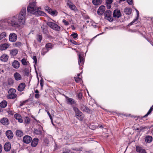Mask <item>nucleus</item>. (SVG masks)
Returning a JSON list of instances; mask_svg holds the SVG:
<instances>
[{
	"label": "nucleus",
	"instance_id": "9",
	"mask_svg": "<svg viewBox=\"0 0 153 153\" xmlns=\"http://www.w3.org/2000/svg\"><path fill=\"white\" fill-rule=\"evenodd\" d=\"M32 140L31 137L28 135H26L23 137V142L26 143H30Z\"/></svg>",
	"mask_w": 153,
	"mask_h": 153
},
{
	"label": "nucleus",
	"instance_id": "47",
	"mask_svg": "<svg viewBox=\"0 0 153 153\" xmlns=\"http://www.w3.org/2000/svg\"><path fill=\"white\" fill-rule=\"evenodd\" d=\"M45 10L46 11H47L48 13H49V11H51V8H50L49 7H48L47 6H45Z\"/></svg>",
	"mask_w": 153,
	"mask_h": 153
},
{
	"label": "nucleus",
	"instance_id": "44",
	"mask_svg": "<svg viewBox=\"0 0 153 153\" xmlns=\"http://www.w3.org/2000/svg\"><path fill=\"white\" fill-rule=\"evenodd\" d=\"M34 60V65L35 66V65H36L37 63V60L36 57V56H34L32 58Z\"/></svg>",
	"mask_w": 153,
	"mask_h": 153
},
{
	"label": "nucleus",
	"instance_id": "24",
	"mask_svg": "<svg viewBox=\"0 0 153 153\" xmlns=\"http://www.w3.org/2000/svg\"><path fill=\"white\" fill-rule=\"evenodd\" d=\"M9 45L7 43L3 44L1 45V50H4L8 48Z\"/></svg>",
	"mask_w": 153,
	"mask_h": 153
},
{
	"label": "nucleus",
	"instance_id": "33",
	"mask_svg": "<svg viewBox=\"0 0 153 153\" xmlns=\"http://www.w3.org/2000/svg\"><path fill=\"white\" fill-rule=\"evenodd\" d=\"M49 13L52 16H55L57 15L58 12L56 10H51V11H49Z\"/></svg>",
	"mask_w": 153,
	"mask_h": 153
},
{
	"label": "nucleus",
	"instance_id": "46",
	"mask_svg": "<svg viewBox=\"0 0 153 153\" xmlns=\"http://www.w3.org/2000/svg\"><path fill=\"white\" fill-rule=\"evenodd\" d=\"M71 36L73 38L76 39L77 37L78 34L76 33H74L72 34Z\"/></svg>",
	"mask_w": 153,
	"mask_h": 153
},
{
	"label": "nucleus",
	"instance_id": "34",
	"mask_svg": "<svg viewBox=\"0 0 153 153\" xmlns=\"http://www.w3.org/2000/svg\"><path fill=\"white\" fill-rule=\"evenodd\" d=\"M7 102L5 100H3L1 102V107L5 108L7 105Z\"/></svg>",
	"mask_w": 153,
	"mask_h": 153
},
{
	"label": "nucleus",
	"instance_id": "45",
	"mask_svg": "<svg viewBox=\"0 0 153 153\" xmlns=\"http://www.w3.org/2000/svg\"><path fill=\"white\" fill-rule=\"evenodd\" d=\"M14 83V81L13 79H9L8 81V83L9 85H13V84Z\"/></svg>",
	"mask_w": 153,
	"mask_h": 153
},
{
	"label": "nucleus",
	"instance_id": "62",
	"mask_svg": "<svg viewBox=\"0 0 153 153\" xmlns=\"http://www.w3.org/2000/svg\"><path fill=\"white\" fill-rule=\"evenodd\" d=\"M48 114V116H49L51 115L49 111H46Z\"/></svg>",
	"mask_w": 153,
	"mask_h": 153
},
{
	"label": "nucleus",
	"instance_id": "38",
	"mask_svg": "<svg viewBox=\"0 0 153 153\" xmlns=\"http://www.w3.org/2000/svg\"><path fill=\"white\" fill-rule=\"evenodd\" d=\"M22 45V43L21 42H16L13 44V46L16 47H19Z\"/></svg>",
	"mask_w": 153,
	"mask_h": 153
},
{
	"label": "nucleus",
	"instance_id": "49",
	"mask_svg": "<svg viewBox=\"0 0 153 153\" xmlns=\"http://www.w3.org/2000/svg\"><path fill=\"white\" fill-rule=\"evenodd\" d=\"M135 10L136 11L137 14V16L136 19H138L139 17V11L136 8H135Z\"/></svg>",
	"mask_w": 153,
	"mask_h": 153
},
{
	"label": "nucleus",
	"instance_id": "18",
	"mask_svg": "<svg viewBox=\"0 0 153 153\" xmlns=\"http://www.w3.org/2000/svg\"><path fill=\"white\" fill-rule=\"evenodd\" d=\"M15 118L17 120H18V121L20 123H22L23 122V120L22 119L21 115L18 114H16L14 116Z\"/></svg>",
	"mask_w": 153,
	"mask_h": 153
},
{
	"label": "nucleus",
	"instance_id": "36",
	"mask_svg": "<svg viewBox=\"0 0 153 153\" xmlns=\"http://www.w3.org/2000/svg\"><path fill=\"white\" fill-rule=\"evenodd\" d=\"M53 46L51 43H48L46 44L45 46V48H46L47 50H49L52 48Z\"/></svg>",
	"mask_w": 153,
	"mask_h": 153
},
{
	"label": "nucleus",
	"instance_id": "12",
	"mask_svg": "<svg viewBox=\"0 0 153 153\" xmlns=\"http://www.w3.org/2000/svg\"><path fill=\"white\" fill-rule=\"evenodd\" d=\"M11 149V144L9 142H6L4 146V149L6 152L9 151Z\"/></svg>",
	"mask_w": 153,
	"mask_h": 153
},
{
	"label": "nucleus",
	"instance_id": "61",
	"mask_svg": "<svg viewBox=\"0 0 153 153\" xmlns=\"http://www.w3.org/2000/svg\"><path fill=\"white\" fill-rule=\"evenodd\" d=\"M35 92L36 94H39V91L38 90H36Z\"/></svg>",
	"mask_w": 153,
	"mask_h": 153
},
{
	"label": "nucleus",
	"instance_id": "60",
	"mask_svg": "<svg viewBox=\"0 0 153 153\" xmlns=\"http://www.w3.org/2000/svg\"><path fill=\"white\" fill-rule=\"evenodd\" d=\"M103 33H100L99 34H98L97 35H96V36H95L93 38V39H92V40L93 39H94V38H95V37H96L97 36H99V35H101Z\"/></svg>",
	"mask_w": 153,
	"mask_h": 153
},
{
	"label": "nucleus",
	"instance_id": "5",
	"mask_svg": "<svg viewBox=\"0 0 153 153\" xmlns=\"http://www.w3.org/2000/svg\"><path fill=\"white\" fill-rule=\"evenodd\" d=\"M78 55L79 56L78 64L79 66L83 65L84 62V54L82 52L79 53Z\"/></svg>",
	"mask_w": 153,
	"mask_h": 153
},
{
	"label": "nucleus",
	"instance_id": "22",
	"mask_svg": "<svg viewBox=\"0 0 153 153\" xmlns=\"http://www.w3.org/2000/svg\"><path fill=\"white\" fill-rule=\"evenodd\" d=\"M80 74H78L76 77H74V79H75L76 82L77 83L80 82L81 83L82 81V76H81L80 77H79L80 76Z\"/></svg>",
	"mask_w": 153,
	"mask_h": 153
},
{
	"label": "nucleus",
	"instance_id": "63",
	"mask_svg": "<svg viewBox=\"0 0 153 153\" xmlns=\"http://www.w3.org/2000/svg\"><path fill=\"white\" fill-rule=\"evenodd\" d=\"M49 116V117H50V119H51V120L52 121V117H51V115H50Z\"/></svg>",
	"mask_w": 153,
	"mask_h": 153
},
{
	"label": "nucleus",
	"instance_id": "41",
	"mask_svg": "<svg viewBox=\"0 0 153 153\" xmlns=\"http://www.w3.org/2000/svg\"><path fill=\"white\" fill-rule=\"evenodd\" d=\"M7 36L6 33L5 32H3L1 33V39L4 38Z\"/></svg>",
	"mask_w": 153,
	"mask_h": 153
},
{
	"label": "nucleus",
	"instance_id": "48",
	"mask_svg": "<svg viewBox=\"0 0 153 153\" xmlns=\"http://www.w3.org/2000/svg\"><path fill=\"white\" fill-rule=\"evenodd\" d=\"M138 19H134V20L132 22H131V23H130L128 25L129 26H130V25H132L133 23H135Z\"/></svg>",
	"mask_w": 153,
	"mask_h": 153
},
{
	"label": "nucleus",
	"instance_id": "40",
	"mask_svg": "<svg viewBox=\"0 0 153 153\" xmlns=\"http://www.w3.org/2000/svg\"><path fill=\"white\" fill-rule=\"evenodd\" d=\"M48 50H47L46 48H43L42 51V54L44 55L46 53L48 52Z\"/></svg>",
	"mask_w": 153,
	"mask_h": 153
},
{
	"label": "nucleus",
	"instance_id": "15",
	"mask_svg": "<svg viewBox=\"0 0 153 153\" xmlns=\"http://www.w3.org/2000/svg\"><path fill=\"white\" fill-rule=\"evenodd\" d=\"M113 16L115 18H119L121 16V14L119 10H115L114 11Z\"/></svg>",
	"mask_w": 153,
	"mask_h": 153
},
{
	"label": "nucleus",
	"instance_id": "57",
	"mask_svg": "<svg viewBox=\"0 0 153 153\" xmlns=\"http://www.w3.org/2000/svg\"><path fill=\"white\" fill-rule=\"evenodd\" d=\"M107 4V6L108 9H110L111 7V4Z\"/></svg>",
	"mask_w": 153,
	"mask_h": 153
},
{
	"label": "nucleus",
	"instance_id": "16",
	"mask_svg": "<svg viewBox=\"0 0 153 153\" xmlns=\"http://www.w3.org/2000/svg\"><path fill=\"white\" fill-rule=\"evenodd\" d=\"M136 151L138 153H146L144 149L139 146H136Z\"/></svg>",
	"mask_w": 153,
	"mask_h": 153
},
{
	"label": "nucleus",
	"instance_id": "25",
	"mask_svg": "<svg viewBox=\"0 0 153 153\" xmlns=\"http://www.w3.org/2000/svg\"><path fill=\"white\" fill-rule=\"evenodd\" d=\"M81 109L82 111L88 113H90V110L89 108L83 105L81 106Z\"/></svg>",
	"mask_w": 153,
	"mask_h": 153
},
{
	"label": "nucleus",
	"instance_id": "56",
	"mask_svg": "<svg viewBox=\"0 0 153 153\" xmlns=\"http://www.w3.org/2000/svg\"><path fill=\"white\" fill-rule=\"evenodd\" d=\"M83 18L84 19H89V17L87 15H85L83 16Z\"/></svg>",
	"mask_w": 153,
	"mask_h": 153
},
{
	"label": "nucleus",
	"instance_id": "58",
	"mask_svg": "<svg viewBox=\"0 0 153 153\" xmlns=\"http://www.w3.org/2000/svg\"><path fill=\"white\" fill-rule=\"evenodd\" d=\"M11 153H16V151L14 150H11Z\"/></svg>",
	"mask_w": 153,
	"mask_h": 153
},
{
	"label": "nucleus",
	"instance_id": "1",
	"mask_svg": "<svg viewBox=\"0 0 153 153\" xmlns=\"http://www.w3.org/2000/svg\"><path fill=\"white\" fill-rule=\"evenodd\" d=\"M26 9L23 7L18 15L1 20V27L6 26L7 24L14 27L19 28L23 26L25 23Z\"/></svg>",
	"mask_w": 153,
	"mask_h": 153
},
{
	"label": "nucleus",
	"instance_id": "23",
	"mask_svg": "<svg viewBox=\"0 0 153 153\" xmlns=\"http://www.w3.org/2000/svg\"><path fill=\"white\" fill-rule=\"evenodd\" d=\"M145 141L146 143H149L152 141V137L149 135L146 136L145 138Z\"/></svg>",
	"mask_w": 153,
	"mask_h": 153
},
{
	"label": "nucleus",
	"instance_id": "29",
	"mask_svg": "<svg viewBox=\"0 0 153 153\" xmlns=\"http://www.w3.org/2000/svg\"><path fill=\"white\" fill-rule=\"evenodd\" d=\"M124 12L126 14L129 15L131 14V10L130 8H126L124 10Z\"/></svg>",
	"mask_w": 153,
	"mask_h": 153
},
{
	"label": "nucleus",
	"instance_id": "31",
	"mask_svg": "<svg viewBox=\"0 0 153 153\" xmlns=\"http://www.w3.org/2000/svg\"><path fill=\"white\" fill-rule=\"evenodd\" d=\"M21 62L22 65H27L29 64L28 61L25 58H23L21 60Z\"/></svg>",
	"mask_w": 153,
	"mask_h": 153
},
{
	"label": "nucleus",
	"instance_id": "3",
	"mask_svg": "<svg viewBox=\"0 0 153 153\" xmlns=\"http://www.w3.org/2000/svg\"><path fill=\"white\" fill-rule=\"evenodd\" d=\"M73 108L75 113L76 118L79 120L82 121L84 118V115L76 107H74Z\"/></svg>",
	"mask_w": 153,
	"mask_h": 153
},
{
	"label": "nucleus",
	"instance_id": "37",
	"mask_svg": "<svg viewBox=\"0 0 153 153\" xmlns=\"http://www.w3.org/2000/svg\"><path fill=\"white\" fill-rule=\"evenodd\" d=\"M34 132L37 135H41L42 133V131L41 130L37 129H35Z\"/></svg>",
	"mask_w": 153,
	"mask_h": 153
},
{
	"label": "nucleus",
	"instance_id": "35",
	"mask_svg": "<svg viewBox=\"0 0 153 153\" xmlns=\"http://www.w3.org/2000/svg\"><path fill=\"white\" fill-rule=\"evenodd\" d=\"M153 109V105L150 108V109L149 110V111H148L147 113L143 117V118H144L145 117H147L149 114L152 112V111Z\"/></svg>",
	"mask_w": 153,
	"mask_h": 153
},
{
	"label": "nucleus",
	"instance_id": "13",
	"mask_svg": "<svg viewBox=\"0 0 153 153\" xmlns=\"http://www.w3.org/2000/svg\"><path fill=\"white\" fill-rule=\"evenodd\" d=\"M12 64L13 67L15 69H18L20 67V63L16 60H14Z\"/></svg>",
	"mask_w": 153,
	"mask_h": 153
},
{
	"label": "nucleus",
	"instance_id": "64",
	"mask_svg": "<svg viewBox=\"0 0 153 153\" xmlns=\"http://www.w3.org/2000/svg\"><path fill=\"white\" fill-rule=\"evenodd\" d=\"M126 0H119L120 3L121 2L123 1H125Z\"/></svg>",
	"mask_w": 153,
	"mask_h": 153
},
{
	"label": "nucleus",
	"instance_id": "50",
	"mask_svg": "<svg viewBox=\"0 0 153 153\" xmlns=\"http://www.w3.org/2000/svg\"><path fill=\"white\" fill-rule=\"evenodd\" d=\"M62 22L64 23V24L65 25H69V22H67L65 19L62 20Z\"/></svg>",
	"mask_w": 153,
	"mask_h": 153
},
{
	"label": "nucleus",
	"instance_id": "7",
	"mask_svg": "<svg viewBox=\"0 0 153 153\" xmlns=\"http://www.w3.org/2000/svg\"><path fill=\"white\" fill-rule=\"evenodd\" d=\"M67 4L70 8L72 10L74 11L77 10V8L75 5L70 1H67Z\"/></svg>",
	"mask_w": 153,
	"mask_h": 153
},
{
	"label": "nucleus",
	"instance_id": "27",
	"mask_svg": "<svg viewBox=\"0 0 153 153\" xmlns=\"http://www.w3.org/2000/svg\"><path fill=\"white\" fill-rule=\"evenodd\" d=\"M18 53V51L16 49L10 51V54L11 56H15Z\"/></svg>",
	"mask_w": 153,
	"mask_h": 153
},
{
	"label": "nucleus",
	"instance_id": "14",
	"mask_svg": "<svg viewBox=\"0 0 153 153\" xmlns=\"http://www.w3.org/2000/svg\"><path fill=\"white\" fill-rule=\"evenodd\" d=\"M6 134L8 138L9 139H11L13 136L12 131L10 130L7 131L6 132Z\"/></svg>",
	"mask_w": 153,
	"mask_h": 153
},
{
	"label": "nucleus",
	"instance_id": "8",
	"mask_svg": "<svg viewBox=\"0 0 153 153\" xmlns=\"http://www.w3.org/2000/svg\"><path fill=\"white\" fill-rule=\"evenodd\" d=\"M105 7L103 5H101L99 7L97 11V13L99 15H102L103 13L105 11Z\"/></svg>",
	"mask_w": 153,
	"mask_h": 153
},
{
	"label": "nucleus",
	"instance_id": "4",
	"mask_svg": "<svg viewBox=\"0 0 153 153\" xmlns=\"http://www.w3.org/2000/svg\"><path fill=\"white\" fill-rule=\"evenodd\" d=\"M47 24L50 27L56 31H59L61 29V27L54 23L48 22H47Z\"/></svg>",
	"mask_w": 153,
	"mask_h": 153
},
{
	"label": "nucleus",
	"instance_id": "6",
	"mask_svg": "<svg viewBox=\"0 0 153 153\" xmlns=\"http://www.w3.org/2000/svg\"><path fill=\"white\" fill-rule=\"evenodd\" d=\"M17 38L16 34L13 33H10L9 36V41L12 42H15L17 40Z\"/></svg>",
	"mask_w": 153,
	"mask_h": 153
},
{
	"label": "nucleus",
	"instance_id": "32",
	"mask_svg": "<svg viewBox=\"0 0 153 153\" xmlns=\"http://www.w3.org/2000/svg\"><path fill=\"white\" fill-rule=\"evenodd\" d=\"M16 135L21 137L23 135V133L22 131L20 130H17L16 131Z\"/></svg>",
	"mask_w": 153,
	"mask_h": 153
},
{
	"label": "nucleus",
	"instance_id": "54",
	"mask_svg": "<svg viewBox=\"0 0 153 153\" xmlns=\"http://www.w3.org/2000/svg\"><path fill=\"white\" fill-rule=\"evenodd\" d=\"M82 94L81 93H79L77 95V97L79 99H81L82 97Z\"/></svg>",
	"mask_w": 153,
	"mask_h": 153
},
{
	"label": "nucleus",
	"instance_id": "42",
	"mask_svg": "<svg viewBox=\"0 0 153 153\" xmlns=\"http://www.w3.org/2000/svg\"><path fill=\"white\" fill-rule=\"evenodd\" d=\"M30 122V119L27 117H26L25 119V122L27 123H29Z\"/></svg>",
	"mask_w": 153,
	"mask_h": 153
},
{
	"label": "nucleus",
	"instance_id": "43",
	"mask_svg": "<svg viewBox=\"0 0 153 153\" xmlns=\"http://www.w3.org/2000/svg\"><path fill=\"white\" fill-rule=\"evenodd\" d=\"M42 39V37L41 35H39L37 36V40L39 42H40Z\"/></svg>",
	"mask_w": 153,
	"mask_h": 153
},
{
	"label": "nucleus",
	"instance_id": "19",
	"mask_svg": "<svg viewBox=\"0 0 153 153\" xmlns=\"http://www.w3.org/2000/svg\"><path fill=\"white\" fill-rule=\"evenodd\" d=\"M65 97L68 104L73 105L76 102L73 99L69 98L67 96H65Z\"/></svg>",
	"mask_w": 153,
	"mask_h": 153
},
{
	"label": "nucleus",
	"instance_id": "39",
	"mask_svg": "<svg viewBox=\"0 0 153 153\" xmlns=\"http://www.w3.org/2000/svg\"><path fill=\"white\" fill-rule=\"evenodd\" d=\"M16 90L14 88H11L8 91V94H15Z\"/></svg>",
	"mask_w": 153,
	"mask_h": 153
},
{
	"label": "nucleus",
	"instance_id": "17",
	"mask_svg": "<svg viewBox=\"0 0 153 153\" xmlns=\"http://www.w3.org/2000/svg\"><path fill=\"white\" fill-rule=\"evenodd\" d=\"M15 79L16 81L21 80L22 79V76L19 73L16 72L14 74Z\"/></svg>",
	"mask_w": 153,
	"mask_h": 153
},
{
	"label": "nucleus",
	"instance_id": "21",
	"mask_svg": "<svg viewBox=\"0 0 153 153\" xmlns=\"http://www.w3.org/2000/svg\"><path fill=\"white\" fill-rule=\"evenodd\" d=\"M1 123L4 125H7L9 124L8 120L6 118H3L1 120Z\"/></svg>",
	"mask_w": 153,
	"mask_h": 153
},
{
	"label": "nucleus",
	"instance_id": "20",
	"mask_svg": "<svg viewBox=\"0 0 153 153\" xmlns=\"http://www.w3.org/2000/svg\"><path fill=\"white\" fill-rule=\"evenodd\" d=\"M39 139L37 138H35L32 140L31 143V146L33 147H36L38 144Z\"/></svg>",
	"mask_w": 153,
	"mask_h": 153
},
{
	"label": "nucleus",
	"instance_id": "51",
	"mask_svg": "<svg viewBox=\"0 0 153 153\" xmlns=\"http://www.w3.org/2000/svg\"><path fill=\"white\" fill-rule=\"evenodd\" d=\"M8 113L10 114L13 115L14 114V112L13 111L10 110L8 111Z\"/></svg>",
	"mask_w": 153,
	"mask_h": 153
},
{
	"label": "nucleus",
	"instance_id": "30",
	"mask_svg": "<svg viewBox=\"0 0 153 153\" xmlns=\"http://www.w3.org/2000/svg\"><path fill=\"white\" fill-rule=\"evenodd\" d=\"M9 94L7 96L8 98L13 99L16 97V95L15 94Z\"/></svg>",
	"mask_w": 153,
	"mask_h": 153
},
{
	"label": "nucleus",
	"instance_id": "28",
	"mask_svg": "<svg viewBox=\"0 0 153 153\" xmlns=\"http://www.w3.org/2000/svg\"><path fill=\"white\" fill-rule=\"evenodd\" d=\"M102 0H92V2L95 5H98L102 3Z\"/></svg>",
	"mask_w": 153,
	"mask_h": 153
},
{
	"label": "nucleus",
	"instance_id": "53",
	"mask_svg": "<svg viewBox=\"0 0 153 153\" xmlns=\"http://www.w3.org/2000/svg\"><path fill=\"white\" fill-rule=\"evenodd\" d=\"M112 0H107L106 1V4H111L112 3Z\"/></svg>",
	"mask_w": 153,
	"mask_h": 153
},
{
	"label": "nucleus",
	"instance_id": "11",
	"mask_svg": "<svg viewBox=\"0 0 153 153\" xmlns=\"http://www.w3.org/2000/svg\"><path fill=\"white\" fill-rule=\"evenodd\" d=\"M25 86L26 85L25 83H21L19 85L17 89L19 91H23L24 90Z\"/></svg>",
	"mask_w": 153,
	"mask_h": 153
},
{
	"label": "nucleus",
	"instance_id": "59",
	"mask_svg": "<svg viewBox=\"0 0 153 153\" xmlns=\"http://www.w3.org/2000/svg\"><path fill=\"white\" fill-rule=\"evenodd\" d=\"M40 85L41 87H42L43 86V82L42 80L40 81Z\"/></svg>",
	"mask_w": 153,
	"mask_h": 153
},
{
	"label": "nucleus",
	"instance_id": "2",
	"mask_svg": "<svg viewBox=\"0 0 153 153\" xmlns=\"http://www.w3.org/2000/svg\"><path fill=\"white\" fill-rule=\"evenodd\" d=\"M27 10L29 13L38 16H45L46 14L43 11L40 10L36 7L34 2L29 4L27 7Z\"/></svg>",
	"mask_w": 153,
	"mask_h": 153
},
{
	"label": "nucleus",
	"instance_id": "55",
	"mask_svg": "<svg viewBox=\"0 0 153 153\" xmlns=\"http://www.w3.org/2000/svg\"><path fill=\"white\" fill-rule=\"evenodd\" d=\"M35 97L37 99L39 98V94H36L35 95Z\"/></svg>",
	"mask_w": 153,
	"mask_h": 153
},
{
	"label": "nucleus",
	"instance_id": "10",
	"mask_svg": "<svg viewBox=\"0 0 153 153\" xmlns=\"http://www.w3.org/2000/svg\"><path fill=\"white\" fill-rule=\"evenodd\" d=\"M111 12L109 10L106 11L104 13L105 17H107V19L109 21H110V20H111V21H112V19L111 18Z\"/></svg>",
	"mask_w": 153,
	"mask_h": 153
},
{
	"label": "nucleus",
	"instance_id": "26",
	"mask_svg": "<svg viewBox=\"0 0 153 153\" xmlns=\"http://www.w3.org/2000/svg\"><path fill=\"white\" fill-rule=\"evenodd\" d=\"M8 57L7 55L4 54L1 56V60L3 62H6L8 60Z\"/></svg>",
	"mask_w": 153,
	"mask_h": 153
},
{
	"label": "nucleus",
	"instance_id": "52",
	"mask_svg": "<svg viewBox=\"0 0 153 153\" xmlns=\"http://www.w3.org/2000/svg\"><path fill=\"white\" fill-rule=\"evenodd\" d=\"M128 3L130 5H132L133 4L132 0H127Z\"/></svg>",
	"mask_w": 153,
	"mask_h": 153
}]
</instances>
